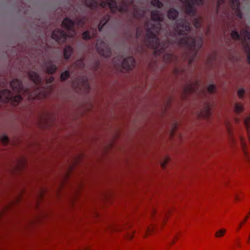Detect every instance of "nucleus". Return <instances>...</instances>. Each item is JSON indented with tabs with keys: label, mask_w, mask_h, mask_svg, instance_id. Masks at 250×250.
I'll return each instance as SVG.
<instances>
[{
	"label": "nucleus",
	"mask_w": 250,
	"mask_h": 250,
	"mask_svg": "<svg viewBox=\"0 0 250 250\" xmlns=\"http://www.w3.org/2000/svg\"><path fill=\"white\" fill-rule=\"evenodd\" d=\"M151 19L156 22L147 21L145 23L146 30L145 43L156 53L161 54L174 45L195 51L202 47V37H198L196 41L194 34L190 33V23L186 20H177L171 29L167 23L163 27L164 19L158 10L151 11Z\"/></svg>",
	"instance_id": "1"
},
{
	"label": "nucleus",
	"mask_w": 250,
	"mask_h": 250,
	"mask_svg": "<svg viewBox=\"0 0 250 250\" xmlns=\"http://www.w3.org/2000/svg\"><path fill=\"white\" fill-rule=\"evenodd\" d=\"M10 85L17 95H14L8 89L2 90L0 91V101L4 103L11 102L13 104L16 105L22 100V95L27 97L28 99L32 98L30 90L25 88L20 80L14 79L10 82Z\"/></svg>",
	"instance_id": "2"
},
{
	"label": "nucleus",
	"mask_w": 250,
	"mask_h": 250,
	"mask_svg": "<svg viewBox=\"0 0 250 250\" xmlns=\"http://www.w3.org/2000/svg\"><path fill=\"white\" fill-rule=\"evenodd\" d=\"M86 21V18L83 17L79 18L78 17L75 18V21L70 19L69 18H65L62 22V26L71 32V37L74 36L76 34V31L74 29V26H76L77 27L81 28L83 26Z\"/></svg>",
	"instance_id": "3"
},
{
	"label": "nucleus",
	"mask_w": 250,
	"mask_h": 250,
	"mask_svg": "<svg viewBox=\"0 0 250 250\" xmlns=\"http://www.w3.org/2000/svg\"><path fill=\"white\" fill-rule=\"evenodd\" d=\"M96 48L98 52L104 57H109L111 55L110 48L104 41L98 40L96 44Z\"/></svg>",
	"instance_id": "4"
},
{
	"label": "nucleus",
	"mask_w": 250,
	"mask_h": 250,
	"mask_svg": "<svg viewBox=\"0 0 250 250\" xmlns=\"http://www.w3.org/2000/svg\"><path fill=\"white\" fill-rule=\"evenodd\" d=\"M241 35L243 38L242 43L247 55V60L250 63V45L248 42L250 41V31L246 28H243L241 31Z\"/></svg>",
	"instance_id": "5"
},
{
	"label": "nucleus",
	"mask_w": 250,
	"mask_h": 250,
	"mask_svg": "<svg viewBox=\"0 0 250 250\" xmlns=\"http://www.w3.org/2000/svg\"><path fill=\"white\" fill-rule=\"evenodd\" d=\"M68 37L66 32L60 28L55 30L52 33L51 37L57 42H64Z\"/></svg>",
	"instance_id": "6"
},
{
	"label": "nucleus",
	"mask_w": 250,
	"mask_h": 250,
	"mask_svg": "<svg viewBox=\"0 0 250 250\" xmlns=\"http://www.w3.org/2000/svg\"><path fill=\"white\" fill-rule=\"evenodd\" d=\"M122 62L120 63L122 64V67L126 70H131L135 66V61L134 57L130 56L122 60L121 58Z\"/></svg>",
	"instance_id": "7"
},
{
	"label": "nucleus",
	"mask_w": 250,
	"mask_h": 250,
	"mask_svg": "<svg viewBox=\"0 0 250 250\" xmlns=\"http://www.w3.org/2000/svg\"><path fill=\"white\" fill-rule=\"evenodd\" d=\"M46 72L48 74H53L57 70L58 67L51 60H48L44 63Z\"/></svg>",
	"instance_id": "8"
},
{
	"label": "nucleus",
	"mask_w": 250,
	"mask_h": 250,
	"mask_svg": "<svg viewBox=\"0 0 250 250\" xmlns=\"http://www.w3.org/2000/svg\"><path fill=\"white\" fill-rule=\"evenodd\" d=\"M230 5L232 9L237 13V16L241 19L242 14L240 10L239 0H230Z\"/></svg>",
	"instance_id": "9"
},
{
	"label": "nucleus",
	"mask_w": 250,
	"mask_h": 250,
	"mask_svg": "<svg viewBox=\"0 0 250 250\" xmlns=\"http://www.w3.org/2000/svg\"><path fill=\"white\" fill-rule=\"evenodd\" d=\"M28 77L32 80L36 86H40L41 84L42 79L40 76L34 71H30Z\"/></svg>",
	"instance_id": "10"
},
{
	"label": "nucleus",
	"mask_w": 250,
	"mask_h": 250,
	"mask_svg": "<svg viewBox=\"0 0 250 250\" xmlns=\"http://www.w3.org/2000/svg\"><path fill=\"white\" fill-rule=\"evenodd\" d=\"M97 33V29H93L92 33H90L89 31H84L82 34V37L84 40H88L92 38L95 37Z\"/></svg>",
	"instance_id": "11"
},
{
	"label": "nucleus",
	"mask_w": 250,
	"mask_h": 250,
	"mask_svg": "<svg viewBox=\"0 0 250 250\" xmlns=\"http://www.w3.org/2000/svg\"><path fill=\"white\" fill-rule=\"evenodd\" d=\"M179 12L173 8H170L167 13V17L169 20H175L179 16Z\"/></svg>",
	"instance_id": "12"
},
{
	"label": "nucleus",
	"mask_w": 250,
	"mask_h": 250,
	"mask_svg": "<svg viewBox=\"0 0 250 250\" xmlns=\"http://www.w3.org/2000/svg\"><path fill=\"white\" fill-rule=\"evenodd\" d=\"M163 60L167 63H171L176 61L177 57L172 53H166L164 55Z\"/></svg>",
	"instance_id": "13"
},
{
	"label": "nucleus",
	"mask_w": 250,
	"mask_h": 250,
	"mask_svg": "<svg viewBox=\"0 0 250 250\" xmlns=\"http://www.w3.org/2000/svg\"><path fill=\"white\" fill-rule=\"evenodd\" d=\"M84 4L91 9H96L98 7L97 0H84Z\"/></svg>",
	"instance_id": "14"
},
{
	"label": "nucleus",
	"mask_w": 250,
	"mask_h": 250,
	"mask_svg": "<svg viewBox=\"0 0 250 250\" xmlns=\"http://www.w3.org/2000/svg\"><path fill=\"white\" fill-rule=\"evenodd\" d=\"M73 48L70 46H65L63 49V55L64 59L66 60H68L73 53Z\"/></svg>",
	"instance_id": "15"
},
{
	"label": "nucleus",
	"mask_w": 250,
	"mask_h": 250,
	"mask_svg": "<svg viewBox=\"0 0 250 250\" xmlns=\"http://www.w3.org/2000/svg\"><path fill=\"white\" fill-rule=\"evenodd\" d=\"M110 19V16L109 15H104L101 19L100 23L98 25V30L99 31H102L104 25Z\"/></svg>",
	"instance_id": "16"
},
{
	"label": "nucleus",
	"mask_w": 250,
	"mask_h": 250,
	"mask_svg": "<svg viewBox=\"0 0 250 250\" xmlns=\"http://www.w3.org/2000/svg\"><path fill=\"white\" fill-rule=\"evenodd\" d=\"M107 5L113 12L117 10L118 6L115 0H107Z\"/></svg>",
	"instance_id": "17"
},
{
	"label": "nucleus",
	"mask_w": 250,
	"mask_h": 250,
	"mask_svg": "<svg viewBox=\"0 0 250 250\" xmlns=\"http://www.w3.org/2000/svg\"><path fill=\"white\" fill-rule=\"evenodd\" d=\"M74 67L77 68L83 69L84 67V59L77 60L73 64Z\"/></svg>",
	"instance_id": "18"
},
{
	"label": "nucleus",
	"mask_w": 250,
	"mask_h": 250,
	"mask_svg": "<svg viewBox=\"0 0 250 250\" xmlns=\"http://www.w3.org/2000/svg\"><path fill=\"white\" fill-rule=\"evenodd\" d=\"M145 14V11L144 10H135L133 16L134 18L140 19L143 18Z\"/></svg>",
	"instance_id": "19"
},
{
	"label": "nucleus",
	"mask_w": 250,
	"mask_h": 250,
	"mask_svg": "<svg viewBox=\"0 0 250 250\" xmlns=\"http://www.w3.org/2000/svg\"><path fill=\"white\" fill-rule=\"evenodd\" d=\"M201 19L199 17L194 18L193 20V24L196 29H200L201 27Z\"/></svg>",
	"instance_id": "20"
},
{
	"label": "nucleus",
	"mask_w": 250,
	"mask_h": 250,
	"mask_svg": "<svg viewBox=\"0 0 250 250\" xmlns=\"http://www.w3.org/2000/svg\"><path fill=\"white\" fill-rule=\"evenodd\" d=\"M70 77V73L68 70H66L61 74L60 79L62 82H64Z\"/></svg>",
	"instance_id": "21"
},
{
	"label": "nucleus",
	"mask_w": 250,
	"mask_h": 250,
	"mask_svg": "<svg viewBox=\"0 0 250 250\" xmlns=\"http://www.w3.org/2000/svg\"><path fill=\"white\" fill-rule=\"evenodd\" d=\"M150 3L152 6L159 8H161L163 6V3L159 0H152Z\"/></svg>",
	"instance_id": "22"
},
{
	"label": "nucleus",
	"mask_w": 250,
	"mask_h": 250,
	"mask_svg": "<svg viewBox=\"0 0 250 250\" xmlns=\"http://www.w3.org/2000/svg\"><path fill=\"white\" fill-rule=\"evenodd\" d=\"M243 105L241 104L236 103L235 104L234 109L236 112L240 113L243 110Z\"/></svg>",
	"instance_id": "23"
},
{
	"label": "nucleus",
	"mask_w": 250,
	"mask_h": 250,
	"mask_svg": "<svg viewBox=\"0 0 250 250\" xmlns=\"http://www.w3.org/2000/svg\"><path fill=\"white\" fill-rule=\"evenodd\" d=\"M231 36L234 40H239L240 39V36L239 33L235 30H233L231 32Z\"/></svg>",
	"instance_id": "24"
},
{
	"label": "nucleus",
	"mask_w": 250,
	"mask_h": 250,
	"mask_svg": "<svg viewBox=\"0 0 250 250\" xmlns=\"http://www.w3.org/2000/svg\"><path fill=\"white\" fill-rule=\"evenodd\" d=\"M0 139L1 142L4 145H6L9 142V138L6 135H2L0 136Z\"/></svg>",
	"instance_id": "25"
},
{
	"label": "nucleus",
	"mask_w": 250,
	"mask_h": 250,
	"mask_svg": "<svg viewBox=\"0 0 250 250\" xmlns=\"http://www.w3.org/2000/svg\"><path fill=\"white\" fill-rule=\"evenodd\" d=\"M225 229H221L216 232L215 236L217 237H222L225 234Z\"/></svg>",
	"instance_id": "26"
},
{
	"label": "nucleus",
	"mask_w": 250,
	"mask_h": 250,
	"mask_svg": "<svg viewBox=\"0 0 250 250\" xmlns=\"http://www.w3.org/2000/svg\"><path fill=\"white\" fill-rule=\"evenodd\" d=\"M207 89L209 93H212L215 90V85L213 84H210L208 86Z\"/></svg>",
	"instance_id": "27"
},
{
	"label": "nucleus",
	"mask_w": 250,
	"mask_h": 250,
	"mask_svg": "<svg viewBox=\"0 0 250 250\" xmlns=\"http://www.w3.org/2000/svg\"><path fill=\"white\" fill-rule=\"evenodd\" d=\"M238 96H239V98L242 99L243 98L244 94L245 93V89L243 88H240L238 90Z\"/></svg>",
	"instance_id": "28"
},
{
	"label": "nucleus",
	"mask_w": 250,
	"mask_h": 250,
	"mask_svg": "<svg viewBox=\"0 0 250 250\" xmlns=\"http://www.w3.org/2000/svg\"><path fill=\"white\" fill-rule=\"evenodd\" d=\"M117 10H118L120 12L123 13V12H126L127 10V8H126V7L123 6H118Z\"/></svg>",
	"instance_id": "29"
},
{
	"label": "nucleus",
	"mask_w": 250,
	"mask_h": 250,
	"mask_svg": "<svg viewBox=\"0 0 250 250\" xmlns=\"http://www.w3.org/2000/svg\"><path fill=\"white\" fill-rule=\"evenodd\" d=\"M107 0H103L100 2V6L103 8H105L107 5Z\"/></svg>",
	"instance_id": "30"
},
{
	"label": "nucleus",
	"mask_w": 250,
	"mask_h": 250,
	"mask_svg": "<svg viewBox=\"0 0 250 250\" xmlns=\"http://www.w3.org/2000/svg\"><path fill=\"white\" fill-rule=\"evenodd\" d=\"M54 80V78L53 76H50L47 80H46V83L47 84H50Z\"/></svg>",
	"instance_id": "31"
},
{
	"label": "nucleus",
	"mask_w": 250,
	"mask_h": 250,
	"mask_svg": "<svg viewBox=\"0 0 250 250\" xmlns=\"http://www.w3.org/2000/svg\"><path fill=\"white\" fill-rule=\"evenodd\" d=\"M223 3H221V2H219L218 0L217 3V6H216V13H217V14L218 13V12L219 11V9L220 8V7H221V5Z\"/></svg>",
	"instance_id": "32"
},
{
	"label": "nucleus",
	"mask_w": 250,
	"mask_h": 250,
	"mask_svg": "<svg viewBox=\"0 0 250 250\" xmlns=\"http://www.w3.org/2000/svg\"><path fill=\"white\" fill-rule=\"evenodd\" d=\"M241 143H242V146H243V150H244L245 153L246 154V155H247V152H246V146H245V142H244V140L242 138L241 139Z\"/></svg>",
	"instance_id": "33"
},
{
	"label": "nucleus",
	"mask_w": 250,
	"mask_h": 250,
	"mask_svg": "<svg viewBox=\"0 0 250 250\" xmlns=\"http://www.w3.org/2000/svg\"><path fill=\"white\" fill-rule=\"evenodd\" d=\"M141 34H142V31L141 30V29L140 28H138L137 29V31H136V37L137 38H139L141 35Z\"/></svg>",
	"instance_id": "34"
},
{
	"label": "nucleus",
	"mask_w": 250,
	"mask_h": 250,
	"mask_svg": "<svg viewBox=\"0 0 250 250\" xmlns=\"http://www.w3.org/2000/svg\"><path fill=\"white\" fill-rule=\"evenodd\" d=\"M99 65V63L98 62H96L93 64V66H92V70H96L98 68Z\"/></svg>",
	"instance_id": "35"
},
{
	"label": "nucleus",
	"mask_w": 250,
	"mask_h": 250,
	"mask_svg": "<svg viewBox=\"0 0 250 250\" xmlns=\"http://www.w3.org/2000/svg\"><path fill=\"white\" fill-rule=\"evenodd\" d=\"M248 217H249L248 216H246L245 218H244V219L243 220V221L241 223L242 224L245 223L246 222V221H247V220L248 219Z\"/></svg>",
	"instance_id": "36"
},
{
	"label": "nucleus",
	"mask_w": 250,
	"mask_h": 250,
	"mask_svg": "<svg viewBox=\"0 0 250 250\" xmlns=\"http://www.w3.org/2000/svg\"><path fill=\"white\" fill-rule=\"evenodd\" d=\"M189 88V90L190 91V92H192V91H194V88L191 85H190L189 86V87L188 88Z\"/></svg>",
	"instance_id": "37"
},
{
	"label": "nucleus",
	"mask_w": 250,
	"mask_h": 250,
	"mask_svg": "<svg viewBox=\"0 0 250 250\" xmlns=\"http://www.w3.org/2000/svg\"><path fill=\"white\" fill-rule=\"evenodd\" d=\"M166 163H163L162 164H161V167H162V168H164L165 167H166Z\"/></svg>",
	"instance_id": "38"
},
{
	"label": "nucleus",
	"mask_w": 250,
	"mask_h": 250,
	"mask_svg": "<svg viewBox=\"0 0 250 250\" xmlns=\"http://www.w3.org/2000/svg\"><path fill=\"white\" fill-rule=\"evenodd\" d=\"M219 2H221V3H224L225 0H218Z\"/></svg>",
	"instance_id": "39"
},
{
	"label": "nucleus",
	"mask_w": 250,
	"mask_h": 250,
	"mask_svg": "<svg viewBox=\"0 0 250 250\" xmlns=\"http://www.w3.org/2000/svg\"><path fill=\"white\" fill-rule=\"evenodd\" d=\"M242 224L241 223H240V224H239V226H238V230L241 228V226H242Z\"/></svg>",
	"instance_id": "40"
},
{
	"label": "nucleus",
	"mask_w": 250,
	"mask_h": 250,
	"mask_svg": "<svg viewBox=\"0 0 250 250\" xmlns=\"http://www.w3.org/2000/svg\"><path fill=\"white\" fill-rule=\"evenodd\" d=\"M237 245H238V247H240V244L239 243V242H237Z\"/></svg>",
	"instance_id": "41"
},
{
	"label": "nucleus",
	"mask_w": 250,
	"mask_h": 250,
	"mask_svg": "<svg viewBox=\"0 0 250 250\" xmlns=\"http://www.w3.org/2000/svg\"><path fill=\"white\" fill-rule=\"evenodd\" d=\"M250 236H249V240H248V242H250Z\"/></svg>",
	"instance_id": "42"
},
{
	"label": "nucleus",
	"mask_w": 250,
	"mask_h": 250,
	"mask_svg": "<svg viewBox=\"0 0 250 250\" xmlns=\"http://www.w3.org/2000/svg\"><path fill=\"white\" fill-rule=\"evenodd\" d=\"M208 114H209V109L208 110V113H207Z\"/></svg>",
	"instance_id": "43"
}]
</instances>
